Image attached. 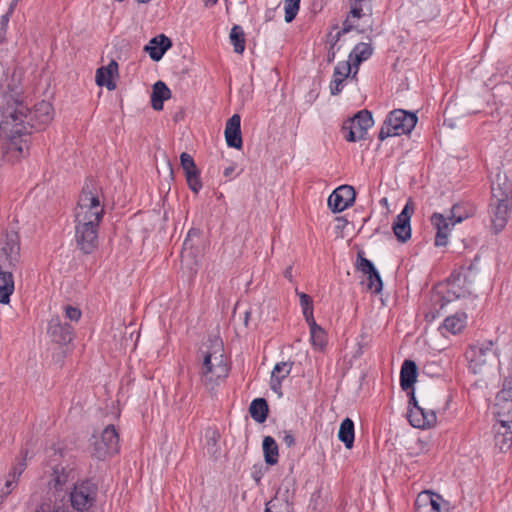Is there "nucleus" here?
Wrapping results in <instances>:
<instances>
[{
    "label": "nucleus",
    "instance_id": "obj_1",
    "mask_svg": "<svg viewBox=\"0 0 512 512\" xmlns=\"http://www.w3.org/2000/svg\"><path fill=\"white\" fill-rule=\"evenodd\" d=\"M18 96V93L15 92ZM15 106L0 109V138L6 139L7 149L23 155L28 149V135L41 130L53 119V107L47 101L37 103L31 110L27 105L14 99Z\"/></svg>",
    "mask_w": 512,
    "mask_h": 512
},
{
    "label": "nucleus",
    "instance_id": "obj_2",
    "mask_svg": "<svg viewBox=\"0 0 512 512\" xmlns=\"http://www.w3.org/2000/svg\"><path fill=\"white\" fill-rule=\"evenodd\" d=\"M200 358V380L203 386L211 391L221 379L227 377L229 372L222 341L218 338L210 340V345L206 349L200 350Z\"/></svg>",
    "mask_w": 512,
    "mask_h": 512
},
{
    "label": "nucleus",
    "instance_id": "obj_3",
    "mask_svg": "<svg viewBox=\"0 0 512 512\" xmlns=\"http://www.w3.org/2000/svg\"><path fill=\"white\" fill-rule=\"evenodd\" d=\"M415 113L403 109H395L386 117L378 134V139L384 141L391 136L409 134L417 124Z\"/></svg>",
    "mask_w": 512,
    "mask_h": 512
},
{
    "label": "nucleus",
    "instance_id": "obj_4",
    "mask_svg": "<svg viewBox=\"0 0 512 512\" xmlns=\"http://www.w3.org/2000/svg\"><path fill=\"white\" fill-rule=\"evenodd\" d=\"M103 216L104 207L98 194L88 190V187H84L74 210V222L91 221L92 224L99 225Z\"/></svg>",
    "mask_w": 512,
    "mask_h": 512
},
{
    "label": "nucleus",
    "instance_id": "obj_5",
    "mask_svg": "<svg viewBox=\"0 0 512 512\" xmlns=\"http://www.w3.org/2000/svg\"><path fill=\"white\" fill-rule=\"evenodd\" d=\"M373 123L372 114L368 110H361L343 123L341 129L343 137L348 142L365 139L367 131Z\"/></svg>",
    "mask_w": 512,
    "mask_h": 512
},
{
    "label": "nucleus",
    "instance_id": "obj_6",
    "mask_svg": "<svg viewBox=\"0 0 512 512\" xmlns=\"http://www.w3.org/2000/svg\"><path fill=\"white\" fill-rule=\"evenodd\" d=\"M489 206L492 228L495 233H499L504 229L508 221V194L500 187H492V197Z\"/></svg>",
    "mask_w": 512,
    "mask_h": 512
},
{
    "label": "nucleus",
    "instance_id": "obj_7",
    "mask_svg": "<svg viewBox=\"0 0 512 512\" xmlns=\"http://www.w3.org/2000/svg\"><path fill=\"white\" fill-rule=\"evenodd\" d=\"M119 451V435L114 425H108L101 433L100 439L93 443L92 456L104 460Z\"/></svg>",
    "mask_w": 512,
    "mask_h": 512
},
{
    "label": "nucleus",
    "instance_id": "obj_8",
    "mask_svg": "<svg viewBox=\"0 0 512 512\" xmlns=\"http://www.w3.org/2000/svg\"><path fill=\"white\" fill-rule=\"evenodd\" d=\"M98 228L99 225L91 221L75 222V241L84 254H90L98 247Z\"/></svg>",
    "mask_w": 512,
    "mask_h": 512
},
{
    "label": "nucleus",
    "instance_id": "obj_9",
    "mask_svg": "<svg viewBox=\"0 0 512 512\" xmlns=\"http://www.w3.org/2000/svg\"><path fill=\"white\" fill-rule=\"evenodd\" d=\"M458 205H454L451 209V216L445 217L444 215L440 213H434L430 220L431 224L436 229V235H435V245L440 246H446L448 243V235L452 229V227L463 220V217L458 216L456 217V210L458 209Z\"/></svg>",
    "mask_w": 512,
    "mask_h": 512
},
{
    "label": "nucleus",
    "instance_id": "obj_10",
    "mask_svg": "<svg viewBox=\"0 0 512 512\" xmlns=\"http://www.w3.org/2000/svg\"><path fill=\"white\" fill-rule=\"evenodd\" d=\"M97 487L85 481L74 486L70 493L71 506L77 511H87L96 501Z\"/></svg>",
    "mask_w": 512,
    "mask_h": 512
},
{
    "label": "nucleus",
    "instance_id": "obj_11",
    "mask_svg": "<svg viewBox=\"0 0 512 512\" xmlns=\"http://www.w3.org/2000/svg\"><path fill=\"white\" fill-rule=\"evenodd\" d=\"M20 256L19 236L16 232H6L0 239V263L15 267Z\"/></svg>",
    "mask_w": 512,
    "mask_h": 512
},
{
    "label": "nucleus",
    "instance_id": "obj_12",
    "mask_svg": "<svg viewBox=\"0 0 512 512\" xmlns=\"http://www.w3.org/2000/svg\"><path fill=\"white\" fill-rule=\"evenodd\" d=\"M494 343L491 340H484L471 345L466 351V358L470 363V368L476 373L488 360L494 355Z\"/></svg>",
    "mask_w": 512,
    "mask_h": 512
},
{
    "label": "nucleus",
    "instance_id": "obj_13",
    "mask_svg": "<svg viewBox=\"0 0 512 512\" xmlns=\"http://www.w3.org/2000/svg\"><path fill=\"white\" fill-rule=\"evenodd\" d=\"M355 190L350 185L336 188L328 198V207L334 213H339L352 206L355 201Z\"/></svg>",
    "mask_w": 512,
    "mask_h": 512
},
{
    "label": "nucleus",
    "instance_id": "obj_14",
    "mask_svg": "<svg viewBox=\"0 0 512 512\" xmlns=\"http://www.w3.org/2000/svg\"><path fill=\"white\" fill-rule=\"evenodd\" d=\"M48 333L59 344H68L73 339V327L62 323L59 317H52L48 324Z\"/></svg>",
    "mask_w": 512,
    "mask_h": 512
},
{
    "label": "nucleus",
    "instance_id": "obj_15",
    "mask_svg": "<svg viewBox=\"0 0 512 512\" xmlns=\"http://www.w3.org/2000/svg\"><path fill=\"white\" fill-rule=\"evenodd\" d=\"M412 213L413 208H410L409 203H407L393 223V232L400 242H406L411 237L410 219Z\"/></svg>",
    "mask_w": 512,
    "mask_h": 512
},
{
    "label": "nucleus",
    "instance_id": "obj_16",
    "mask_svg": "<svg viewBox=\"0 0 512 512\" xmlns=\"http://www.w3.org/2000/svg\"><path fill=\"white\" fill-rule=\"evenodd\" d=\"M408 420L413 427L425 429L433 426L436 423L437 417L433 410L416 406V408L409 409Z\"/></svg>",
    "mask_w": 512,
    "mask_h": 512
},
{
    "label": "nucleus",
    "instance_id": "obj_17",
    "mask_svg": "<svg viewBox=\"0 0 512 512\" xmlns=\"http://www.w3.org/2000/svg\"><path fill=\"white\" fill-rule=\"evenodd\" d=\"M480 257L476 255L473 261L467 267H461L459 271H454L450 278L453 286H459L462 278L464 283L472 284L477 280L480 273Z\"/></svg>",
    "mask_w": 512,
    "mask_h": 512
},
{
    "label": "nucleus",
    "instance_id": "obj_18",
    "mask_svg": "<svg viewBox=\"0 0 512 512\" xmlns=\"http://www.w3.org/2000/svg\"><path fill=\"white\" fill-rule=\"evenodd\" d=\"M14 268L0 263V304H9L10 296L14 292Z\"/></svg>",
    "mask_w": 512,
    "mask_h": 512
},
{
    "label": "nucleus",
    "instance_id": "obj_19",
    "mask_svg": "<svg viewBox=\"0 0 512 512\" xmlns=\"http://www.w3.org/2000/svg\"><path fill=\"white\" fill-rule=\"evenodd\" d=\"M224 134L226 143L229 147L235 149L242 148L241 118L238 114H234L228 119Z\"/></svg>",
    "mask_w": 512,
    "mask_h": 512
},
{
    "label": "nucleus",
    "instance_id": "obj_20",
    "mask_svg": "<svg viewBox=\"0 0 512 512\" xmlns=\"http://www.w3.org/2000/svg\"><path fill=\"white\" fill-rule=\"evenodd\" d=\"M352 71V64L349 61L339 62L333 73V78L330 82V93L332 95H338L344 88V82L349 77Z\"/></svg>",
    "mask_w": 512,
    "mask_h": 512
},
{
    "label": "nucleus",
    "instance_id": "obj_21",
    "mask_svg": "<svg viewBox=\"0 0 512 512\" xmlns=\"http://www.w3.org/2000/svg\"><path fill=\"white\" fill-rule=\"evenodd\" d=\"M171 46L172 42L170 38L164 34H160L152 38L149 44L145 46L144 50L149 53L153 61H159Z\"/></svg>",
    "mask_w": 512,
    "mask_h": 512
},
{
    "label": "nucleus",
    "instance_id": "obj_22",
    "mask_svg": "<svg viewBox=\"0 0 512 512\" xmlns=\"http://www.w3.org/2000/svg\"><path fill=\"white\" fill-rule=\"evenodd\" d=\"M373 53V48L368 43H358L349 54V61L354 68L352 79H355L358 73V66L365 60H367Z\"/></svg>",
    "mask_w": 512,
    "mask_h": 512
},
{
    "label": "nucleus",
    "instance_id": "obj_23",
    "mask_svg": "<svg viewBox=\"0 0 512 512\" xmlns=\"http://www.w3.org/2000/svg\"><path fill=\"white\" fill-rule=\"evenodd\" d=\"M493 428L495 431V446L501 452H506L512 446V424L496 423Z\"/></svg>",
    "mask_w": 512,
    "mask_h": 512
},
{
    "label": "nucleus",
    "instance_id": "obj_24",
    "mask_svg": "<svg viewBox=\"0 0 512 512\" xmlns=\"http://www.w3.org/2000/svg\"><path fill=\"white\" fill-rule=\"evenodd\" d=\"M427 504L428 509L443 512L444 510H448L449 503L445 501L441 495L433 492L425 491L418 495L415 505H422L423 503Z\"/></svg>",
    "mask_w": 512,
    "mask_h": 512
},
{
    "label": "nucleus",
    "instance_id": "obj_25",
    "mask_svg": "<svg viewBox=\"0 0 512 512\" xmlns=\"http://www.w3.org/2000/svg\"><path fill=\"white\" fill-rule=\"evenodd\" d=\"M118 64L111 61L107 66H102L96 71V83L98 86H105L108 90L116 89V84L112 80L113 75L117 73Z\"/></svg>",
    "mask_w": 512,
    "mask_h": 512
},
{
    "label": "nucleus",
    "instance_id": "obj_26",
    "mask_svg": "<svg viewBox=\"0 0 512 512\" xmlns=\"http://www.w3.org/2000/svg\"><path fill=\"white\" fill-rule=\"evenodd\" d=\"M417 370V365L413 360L406 359L403 362L400 371V386L402 390L413 389L417 378Z\"/></svg>",
    "mask_w": 512,
    "mask_h": 512
},
{
    "label": "nucleus",
    "instance_id": "obj_27",
    "mask_svg": "<svg viewBox=\"0 0 512 512\" xmlns=\"http://www.w3.org/2000/svg\"><path fill=\"white\" fill-rule=\"evenodd\" d=\"M171 97V91L162 81H157L153 85L151 94V105L156 111L163 109V102Z\"/></svg>",
    "mask_w": 512,
    "mask_h": 512
},
{
    "label": "nucleus",
    "instance_id": "obj_28",
    "mask_svg": "<svg viewBox=\"0 0 512 512\" xmlns=\"http://www.w3.org/2000/svg\"><path fill=\"white\" fill-rule=\"evenodd\" d=\"M494 415L499 424H512V401L495 400Z\"/></svg>",
    "mask_w": 512,
    "mask_h": 512
},
{
    "label": "nucleus",
    "instance_id": "obj_29",
    "mask_svg": "<svg viewBox=\"0 0 512 512\" xmlns=\"http://www.w3.org/2000/svg\"><path fill=\"white\" fill-rule=\"evenodd\" d=\"M467 315L464 312H456L455 314L445 318L443 328L452 333L457 334L466 326Z\"/></svg>",
    "mask_w": 512,
    "mask_h": 512
},
{
    "label": "nucleus",
    "instance_id": "obj_30",
    "mask_svg": "<svg viewBox=\"0 0 512 512\" xmlns=\"http://www.w3.org/2000/svg\"><path fill=\"white\" fill-rule=\"evenodd\" d=\"M268 411V404L264 398L254 399L249 407L250 415L257 423L265 422Z\"/></svg>",
    "mask_w": 512,
    "mask_h": 512
},
{
    "label": "nucleus",
    "instance_id": "obj_31",
    "mask_svg": "<svg viewBox=\"0 0 512 512\" xmlns=\"http://www.w3.org/2000/svg\"><path fill=\"white\" fill-rule=\"evenodd\" d=\"M354 423L350 418H345L341 424L338 431V438L341 442L344 443L347 449L353 447L354 443Z\"/></svg>",
    "mask_w": 512,
    "mask_h": 512
},
{
    "label": "nucleus",
    "instance_id": "obj_32",
    "mask_svg": "<svg viewBox=\"0 0 512 512\" xmlns=\"http://www.w3.org/2000/svg\"><path fill=\"white\" fill-rule=\"evenodd\" d=\"M265 462L275 465L278 462V445L273 437L265 436L262 443Z\"/></svg>",
    "mask_w": 512,
    "mask_h": 512
},
{
    "label": "nucleus",
    "instance_id": "obj_33",
    "mask_svg": "<svg viewBox=\"0 0 512 512\" xmlns=\"http://www.w3.org/2000/svg\"><path fill=\"white\" fill-rule=\"evenodd\" d=\"M310 341L315 349L322 350L327 344V336L324 329L317 323L309 326Z\"/></svg>",
    "mask_w": 512,
    "mask_h": 512
},
{
    "label": "nucleus",
    "instance_id": "obj_34",
    "mask_svg": "<svg viewBox=\"0 0 512 512\" xmlns=\"http://www.w3.org/2000/svg\"><path fill=\"white\" fill-rule=\"evenodd\" d=\"M230 41L234 46V51L242 54L245 49V35L241 26L234 25L230 32Z\"/></svg>",
    "mask_w": 512,
    "mask_h": 512
},
{
    "label": "nucleus",
    "instance_id": "obj_35",
    "mask_svg": "<svg viewBox=\"0 0 512 512\" xmlns=\"http://www.w3.org/2000/svg\"><path fill=\"white\" fill-rule=\"evenodd\" d=\"M220 434L215 428H208L205 431L206 449L209 455H215L218 452V441Z\"/></svg>",
    "mask_w": 512,
    "mask_h": 512
},
{
    "label": "nucleus",
    "instance_id": "obj_36",
    "mask_svg": "<svg viewBox=\"0 0 512 512\" xmlns=\"http://www.w3.org/2000/svg\"><path fill=\"white\" fill-rule=\"evenodd\" d=\"M366 276H367V279H366L367 289L376 294L380 293L383 288V282H382L381 276H380L379 272L377 271V269L375 268L373 270V272L366 274Z\"/></svg>",
    "mask_w": 512,
    "mask_h": 512
},
{
    "label": "nucleus",
    "instance_id": "obj_37",
    "mask_svg": "<svg viewBox=\"0 0 512 512\" xmlns=\"http://www.w3.org/2000/svg\"><path fill=\"white\" fill-rule=\"evenodd\" d=\"M265 512H292V507L287 500L275 497L266 504Z\"/></svg>",
    "mask_w": 512,
    "mask_h": 512
},
{
    "label": "nucleus",
    "instance_id": "obj_38",
    "mask_svg": "<svg viewBox=\"0 0 512 512\" xmlns=\"http://www.w3.org/2000/svg\"><path fill=\"white\" fill-rule=\"evenodd\" d=\"M355 267L356 270L360 271L364 275L373 272V270L375 269L374 264L369 259L364 257V253L362 251L357 253Z\"/></svg>",
    "mask_w": 512,
    "mask_h": 512
},
{
    "label": "nucleus",
    "instance_id": "obj_39",
    "mask_svg": "<svg viewBox=\"0 0 512 512\" xmlns=\"http://www.w3.org/2000/svg\"><path fill=\"white\" fill-rule=\"evenodd\" d=\"M300 0H285L284 1V9H285V21L290 23L293 21L299 11Z\"/></svg>",
    "mask_w": 512,
    "mask_h": 512
},
{
    "label": "nucleus",
    "instance_id": "obj_40",
    "mask_svg": "<svg viewBox=\"0 0 512 512\" xmlns=\"http://www.w3.org/2000/svg\"><path fill=\"white\" fill-rule=\"evenodd\" d=\"M292 362L277 363L271 373V376L284 380L291 372Z\"/></svg>",
    "mask_w": 512,
    "mask_h": 512
},
{
    "label": "nucleus",
    "instance_id": "obj_41",
    "mask_svg": "<svg viewBox=\"0 0 512 512\" xmlns=\"http://www.w3.org/2000/svg\"><path fill=\"white\" fill-rule=\"evenodd\" d=\"M185 176L188 187L191 189V191H193L194 193H198L202 188L199 170L187 173L185 174Z\"/></svg>",
    "mask_w": 512,
    "mask_h": 512
},
{
    "label": "nucleus",
    "instance_id": "obj_42",
    "mask_svg": "<svg viewBox=\"0 0 512 512\" xmlns=\"http://www.w3.org/2000/svg\"><path fill=\"white\" fill-rule=\"evenodd\" d=\"M495 400L512 401V377H506L504 379L502 389L497 393Z\"/></svg>",
    "mask_w": 512,
    "mask_h": 512
},
{
    "label": "nucleus",
    "instance_id": "obj_43",
    "mask_svg": "<svg viewBox=\"0 0 512 512\" xmlns=\"http://www.w3.org/2000/svg\"><path fill=\"white\" fill-rule=\"evenodd\" d=\"M180 163L185 174L198 170L192 156L186 152L180 155Z\"/></svg>",
    "mask_w": 512,
    "mask_h": 512
},
{
    "label": "nucleus",
    "instance_id": "obj_44",
    "mask_svg": "<svg viewBox=\"0 0 512 512\" xmlns=\"http://www.w3.org/2000/svg\"><path fill=\"white\" fill-rule=\"evenodd\" d=\"M369 3L370 2H352L351 1V9H350L349 16H351L352 18H357V19L361 18L363 16L364 6Z\"/></svg>",
    "mask_w": 512,
    "mask_h": 512
},
{
    "label": "nucleus",
    "instance_id": "obj_45",
    "mask_svg": "<svg viewBox=\"0 0 512 512\" xmlns=\"http://www.w3.org/2000/svg\"><path fill=\"white\" fill-rule=\"evenodd\" d=\"M201 235V230L198 228H191L188 231V234L184 240L183 247L184 248H192L194 238H199Z\"/></svg>",
    "mask_w": 512,
    "mask_h": 512
},
{
    "label": "nucleus",
    "instance_id": "obj_46",
    "mask_svg": "<svg viewBox=\"0 0 512 512\" xmlns=\"http://www.w3.org/2000/svg\"><path fill=\"white\" fill-rule=\"evenodd\" d=\"M81 310L77 307L67 305L65 307V315L71 321H78L81 318Z\"/></svg>",
    "mask_w": 512,
    "mask_h": 512
},
{
    "label": "nucleus",
    "instance_id": "obj_47",
    "mask_svg": "<svg viewBox=\"0 0 512 512\" xmlns=\"http://www.w3.org/2000/svg\"><path fill=\"white\" fill-rule=\"evenodd\" d=\"M302 313L308 326L316 324V321L313 316V306L302 307Z\"/></svg>",
    "mask_w": 512,
    "mask_h": 512
},
{
    "label": "nucleus",
    "instance_id": "obj_48",
    "mask_svg": "<svg viewBox=\"0 0 512 512\" xmlns=\"http://www.w3.org/2000/svg\"><path fill=\"white\" fill-rule=\"evenodd\" d=\"M351 16H348L345 21L343 22V27H342V30L339 31L336 36H335V42L338 41L339 37L344 34V33H347L349 31H351L353 28H354V25L353 23L351 22Z\"/></svg>",
    "mask_w": 512,
    "mask_h": 512
},
{
    "label": "nucleus",
    "instance_id": "obj_49",
    "mask_svg": "<svg viewBox=\"0 0 512 512\" xmlns=\"http://www.w3.org/2000/svg\"><path fill=\"white\" fill-rule=\"evenodd\" d=\"M297 295L299 296L301 308L313 306L312 298L309 295L303 292H297Z\"/></svg>",
    "mask_w": 512,
    "mask_h": 512
},
{
    "label": "nucleus",
    "instance_id": "obj_50",
    "mask_svg": "<svg viewBox=\"0 0 512 512\" xmlns=\"http://www.w3.org/2000/svg\"><path fill=\"white\" fill-rule=\"evenodd\" d=\"M25 468H26L25 460H22L21 462H19L17 465H15L13 467V470L10 473V476H13L14 478H18L23 473Z\"/></svg>",
    "mask_w": 512,
    "mask_h": 512
},
{
    "label": "nucleus",
    "instance_id": "obj_51",
    "mask_svg": "<svg viewBox=\"0 0 512 512\" xmlns=\"http://www.w3.org/2000/svg\"><path fill=\"white\" fill-rule=\"evenodd\" d=\"M282 381H283V380H281V379H279V378H276V377L271 376V380H270V387H271V389H272L274 392L278 393L279 395H281V394H282V392H281V384H282Z\"/></svg>",
    "mask_w": 512,
    "mask_h": 512
},
{
    "label": "nucleus",
    "instance_id": "obj_52",
    "mask_svg": "<svg viewBox=\"0 0 512 512\" xmlns=\"http://www.w3.org/2000/svg\"><path fill=\"white\" fill-rule=\"evenodd\" d=\"M283 442L287 447H292L295 445L294 435L290 432L285 431L283 436Z\"/></svg>",
    "mask_w": 512,
    "mask_h": 512
},
{
    "label": "nucleus",
    "instance_id": "obj_53",
    "mask_svg": "<svg viewBox=\"0 0 512 512\" xmlns=\"http://www.w3.org/2000/svg\"><path fill=\"white\" fill-rule=\"evenodd\" d=\"M17 479L18 478H14L13 476L9 475V478L6 480V483H5V488H6V490L4 491L5 495H8L11 493V491L13 489V484L16 483Z\"/></svg>",
    "mask_w": 512,
    "mask_h": 512
},
{
    "label": "nucleus",
    "instance_id": "obj_54",
    "mask_svg": "<svg viewBox=\"0 0 512 512\" xmlns=\"http://www.w3.org/2000/svg\"><path fill=\"white\" fill-rule=\"evenodd\" d=\"M416 406H419V405H418V402H417L415 394H414V389H412V391L410 393V399H409V409L416 408Z\"/></svg>",
    "mask_w": 512,
    "mask_h": 512
},
{
    "label": "nucleus",
    "instance_id": "obj_55",
    "mask_svg": "<svg viewBox=\"0 0 512 512\" xmlns=\"http://www.w3.org/2000/svg\"><path fill=\"white\" fill-rule=\"evenodd\" d=\"M292 272H293V268H292V266H288V267L285 269V271H284V277H285L286 279H288L290 282H292V281H293V274H292Z\"/></svg>",
    "mask_w": 512,
    "mask_h": 512
},
{
    "label": "nucleus",
    "instance_id": "obj_56",
    "mask_svg": "<svg viewBox=\"0 0 512 512\" xmlns=\"http://www.w3.org/2000/svg\"><path fill=\"white\" fill-rule=\"evenodd\" d=\"M334 45H335V43L331 45V48H330V50L328 52V55H327L328 62H332L335 59V51L333 50Z\"/></svg>",
    "mask_w": 512,
    "mask_h": 512
},
{
    "label": "nucleus",
    "instance_id": "obj_57",
    "mask_svg": "<svg viewBox=\"0 0 512 512\" xmlns=\"http://www.w3.org/2000/svg\"><path fill=\"white\" fill-rule=\"evenodd\" d=\"M12 14L6 12V14H4L2 17H1V21H0V24L2 27L6 26L8 21H9V17L11 16Z\"/></svg>",
    "mask_w": 512,
    "mask_h": 512
},
{
    "label": "nucleus",
    "instance_id": "obj_58",
    "mask_svg": "<svg viewBox=\"0 0 512 512\" xmlns=\"http://www.w3.org/2000/svg\"><path fill=\"white\" fill-rule=\"evenodd\" d=\"M19 1L20 0H12V2L10 3V6H9V9H8L7 12L12 14Z\"/></svg>",
    "mask_w": 512,
    "mask_h": 512
},
{
    "label": "nucleus",
    "instance_id": "obj_59",
    "mask_svg": "<svg viewBox=\"0 0 512 512\" xmlns=\"http://www.w3.org/2000/svg\"><path fill=\"white\" fill-rule=\"evenodd\" d=\"M233 171H234V167L233 166H229V167L224 169L223 174H224L225 177H229L233 173Z\"/></svg>",
    "mask_w": 512,
    "mask_h": 512
},
{
    "label": "nucleus",
    "instance_id": "obj_60",
    "mask_svg": "<svg viewBox=\"0 0 512 512\" xmlns=\"http://www.w3.org/2000/svg\"><path fill=\"white\" fill-rule=\"evenodd\" d=\"M218 0H205V6H213Z\"/></svg>",
    "mask_w": 512,
    "mask_h": 512
},
{
    "label": "nucleus",
    "instance_id": "obj_61",
    "mask_svg": "<svg viewBox=\"0 0 512 512\" xmlns=\"http://www.w3.org/2000/svg\"><path fill=\"white\" fill-rule=\"evenodd\" d=\"M151 0H137L138 3L146 4L150 2Z\"/></svg>",
    "mask_w": 512,
    "mask_h": 512
},
{
    "label": "nucleus",
    "instance_id": "obj_62",
    "mask_svg": "<svg viewBox=\"0 0 512 512\" xmlns=\"http://www.w3.org/2000/svg\"><path fill=\"white\" fill-rule=\"evenodd\" d=\"M52 512H68V511H65L64 509H59L58 508V509L53 510Z\"/></svg>",
    "mask_w": 512,
    "mask_h": 512
},
{
    "label": "nucleus",
    "instance_id": "obj_63",
    "mask_svg": "<svg viewBox=\"0 0 512 512\" xmlns=\"http://www.w3.org/2000/svg\"><path fill=\"white\" fill-rule=\"evenodd\" d=\"M352 2H370V0H351Z\"/></svg>",
    "mask_w": 512,
    "mask_h": 512
}]
</instances>
